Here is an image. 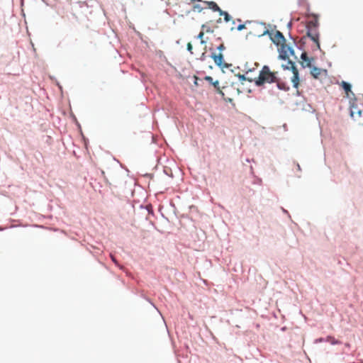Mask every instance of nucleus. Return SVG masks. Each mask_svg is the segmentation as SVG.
<instances>
[{
    "mask_svg": "<svg viewBox=\"0 0 363 363\" xmlns=\"http://www.w3.org/2000/svg\"><path fill=\"white\" fill-rule=\"evenodd\" d=\"M277 72H272L268 66L264 65L259 71L258 77L255 79V83L257 86H261L265 84L277 82Z\"/></svg>",
    "mask_w": 363,
    "mask_h": 363,
    "instance_id": "f257e3e1",
    "label": "nucleus"
},
{
    "mask_svg": "<svg viewBox=\"0 0 363 363\" xmlns=\"http://www.w3.org/2000/svg\"><path fill=\"white\" fill-rule=\"evenodd\" d=\"M282 67L284 69H291L293 72V77L291 78V82L293 83V86L294 88H298L299 85V75H298V71L297 68L295 66L294 62H293L291 60L288 61L287 65H282Z\"/></svg>",
    "mask_w": 363,
    "mask_h": 363,
    "instance_id": "f03ea898",
    "label": "nucleus"
},
{
    "mask_svg": "<svg viewBox=\"0 0 363 363\" xmlns=\"http://www.w3.org/2000/svg\"><path fill=\"white\" fill-rule=\"evenodd\" d=\"M279 48V57L286 60L289 59L290 56H293L294 55V50L285 43H283L280 45Z\"/></svg>",
    "mask_w": 363,
    "mask_h": 363,
    "instance_id": "7ed1b4c3",
    "label": "nucleus"
},
{
    "mask_svg": "<svg viewBox=\"0 0 363 363\" xmlns=\"http://www.w3.org/2000/svg\"><path fill=\"white\" fill-rule=\"evenodd\" d=\"M232 91H235V88L232 85H228L223 86L221 90H219V94L225 101L231 102L233 100V97L230 94Z\"/></svg>",
    "mask_w": 363,
    "mask_h": 363,
    "instance_id": "20e7f679",
    "label": "nucleus"
},
{
    "mask_svg": "<svg viewBox=\"0 0 363 363\" xmlns=\"http://www.w3.org/2000/svg\"><path fill=\"white\" fill-rule=\"evenodd\" d=\"M311 74L314 79L321 80L327 76V70L316 67H311Z\"/></svg>",
    "mask_w": 363,
    "mask_h": 363,
    "instance_id": "39448f33",
    "label": "nucleus"
},
{
    "mask_svg": "<svg viewBox=\"0 0 363 363\" xmlns=\"http://www.w3.org/2000/svg\"><path fill=\"white\" fill-rule=\"evenodd\" d=\"M306 30L307 36L309 37L316 44L317 48L320 49L319 33L318 28H308Z\"/></svg>",
    "mask_w": 363,
    "mask_h": 363,
    "instance_id": "423d86ee",
    "label": "nucleus"
},
{
    "mask_svg": "<svg viewBox=\"0 0 363 363\" xmlns=\"http://www.w3.org/2000/svg\"><path fill=\"white\" fill-rule=\"evenodd\" d=\"M350 115L352 117H354L355 115L357 117H360L362 116V111L358 107L356 99L350 100Z\"/></svg>",
    "mask_w": 363,
    "mask_h": 363,
    "instance_id": "0eeeda50",
    "label": "nucleus"
},
{
    "mask_svg": "<svg viewBox=\"0 0 363 363\" xmlns=\"http://www.w3.org/2000/svg\"><path fill=\"white\" fill-rule=\"evenodd\" d=\"M211 57L213 58L215 64L220 67H228V65L223 62V55L221 52L218 54L212 53Z\"/></svg>",
    "mask_w": 363,
    "mask_h": 363,
    "instance_id": "6e6552de",
    "label": "nucleus"
},
{
    "mask_svg": "<svg viewBox=\"0 0 363 363\" xmlns=\"http://www.w3.org/2000/svg\"><path fill=\"white\" fill-rule=\"evenodd\" d=\"M272 39L274 43L277 45H281L283 43H285V38L283 34L280 31H276V33L274 34L273 37H272Z\"/></svg>",
    "mask_w": 363,
    "mask_h": 363,
    "instance_id": "1a4fd4ad",
    "label": "nucleus"
},
{
    "mask_svg": "<svg viewBox=\"0 0 363 363\" xmlns=\"http://www.w3.org/2000/svg\"><path fill=\"white\" fill-rule=\"evenodd\" d=\"M341 86L343 88V89L345 91L346 94H347V96H350V93L352 95V96H354V94L352 93V91H351V85L345 82V81H342L341 82Z\"/></svg>",
    "mask_w": 363,
    "mask_h": 363,
    "instance_id": "9d476101",
    "label": "nucleus"
},
{
    "mask_svg": "<svg viewBox=\"0 0 363 363\" xmlns=\"http://www.w3.org/2000/svg\"><path fill=\"white\" fill-rule=\"evenodd\" d=\"M314 17H315L314 19L308 21V23L306 24V29H308V28H318V19H317L316 16H314Z\"/></svg>",
    "mask_w": 363,
    "mask_h": 363,
    "instance_id": "9b49d317",
    "label": "nucleus"
},
{
    "mask_svg": "<svg viewBox=\"0 0 363 363\" xmlns=\"http://www.w3.org/2000/svg\"><path fill=\"white\" fill-rule=\"evenodd\" d=\"M208 4L209 9L213 10V11L220 12L221 11L220 8L218 6V4L214 1H207L206 2Z\"/></svg>",
    "mask_w": 363,
    "mask_h": 363,
    "instance_id": "f8f14e48",
    "label": "nucleus"
},
{
    "mask_svg": "<svg viewBox=\"0 0 363 363\" xmlns=\"http://www.w3.org/2000/svg\"><path fill=\"white\" fill-rule=\"evenodd\" d=\"M201 30L204 33H213V29L210 26L208 23H206L203 24L201 26Z\"/></svg>",
    "mask_w": 363,
    "mask_h": 363,
    "instance_id": "ddd939ff",
    "label": "nucleus"
},
{
    "mask_svg": "<svg viewBox=\"0 0 363 363\" xmlns=\"http://www.w3.org/2000/svg\"><path fill=\"white\" fill-rule=\"evenodd\" d=\"M301 58L306 63V67H311V60L308 57L306 52H303L301 55Z\"/></svg>",
    "mask_w": 363,
    "mask_h": 363,
    "instance_id": "4468645a",
    "label": "nucleus"
},
{
    "mask_svg": "<svg viewBox=\"0 0 363 363\" xmlns=\"http://www.w3.org/2000/svg\"><path fill=\"white\" fill-rule=\"evenodd\" d=\"M205 33L201 30L200 33L197 35V38L201 40V44H206L208 41V38H204Z\"/></svg>",
    "mask_w": 363,
    "mask_h": 363,
    "instance_id": "2eb2a0df",
    "label": "nucleus"
},
{
    "mask_svg": "<svg viewBox=\"0 0 363 363\" xmlns=\"http://www.w3.org/2000/svg\"><path fill=\"white\" fill-rule=\"evenodd\" d=\"M274 83H277V86L279 89H281V90L289 89V87H287L284 83L281 82L278 77H277V82H275Z\"/></svg>",
    "mask_w": 363,
    "mask_h": 363,
    "instance_id": "dca6fc26",
    "label": "nucleus"
},
{
    "mask_svg": "<svg viewBox=\"0 0 363 363\" xmlns=\"http://www.w3.org/2000/svg\"><path fill=\"white\" fill-rule=\"evenodd\" d=\"M219 14L220 16H223L224 17V20L226 21V22H228L230 19H231V17L226 12V11H220L219 12Z\"/></svg>",
    "mask_w": 363,
    "mask_h": 363,
    "instance_id": "f3484780",
    "label": "nucleus"
},
{
    "mask_svg": "<svg viewBox=\"0 0 363 363\" xmlns=\"http://www.w3.org/2000/svg\"><path fill=\"white\" fill-rule=\"evenodd\" d=\"M327 341L331 342L333 345L338 344L339 342L336 340L332 336H328L327 337Z\"/></svg>",
    "mask_w": 363,
    "mask_h": 363,
    "instance_id": "a211bd4d",
    "label": "nucleus"
},
{
    "mask_svg": "<svg viewBox=\"0 0 363 363\" xmlns=\"http://www.w3.org/2000/svg\"><path fill=\"white\" fill-rule=\"evenodd\" d=\"M213 86L216 89V90L218 91V92L219 93V90H221L220 86H219V82L217 80V81H215L213 83Z\"/></svg>",
    "mask_w": 363,
    "mask_h": 363,
    "instance_id": "6ab92c4d",
    "label": "nucleus"
},
{
    "mask_svg": "<svg viewBox=\"0 0 363 363\" xmlns=\"http://www.w3.org/2000/svg\"><path fill=\"white\" fill-rule=\"evenodd\" d=\"M217 49L219 51V52H221L223 50H224L225 49V47L224 45V44L223 43H221L218 47H217Z\"/></svg>",
    "mask_w": 363,
    "mask_h": 363,
    "instance_id": "aec40b11",
    "label": "nucleus"
},
{
    "mask_svg": "<svg viewBox=\"0 0 363 363\" xmlns=\"http://www.w3.org/2000/svg\"><path fill=\"white\" fill-rule=\"evenodd\" d=\"M186 47H187L188 51L191 54H193V46H192L191 43H188Z\"/></svg>",
    "mask_w": 363,
    "mask_h": 363,
    "instance_id": "412c9836",
    "label": "nucleus"
},
{
    "mask_svg": "<svg viewBox=\"0 0 363 363\" xmlns=\"http://www.w3.org/2000/svg\"><path fill=\"white\" fill-rule=\"evenodd\" d=\"M205 80L208 82L210 84H213V83L214 82H213V77H210V76H206L205 77Z\"/></svg>",
    "mask_w": 363,
    "mask_h": 363,
    "instance_id": "4be33fe9",
    "label": "nucleus"
},
{
    "mask_svg": "<svg viewBox=\"0 0 363 363\" xmlns=\"http://www.w3.org/2000/svg\"><path fill=\"white\" fill-rule=\"evenodd\" d=\"M245 28V26L244 24H240L238 26L237 29L238 30H241Z\"/></svg>",
    "mask_w": 363,
    "mask_h": 363,
    "instance_id": "5701e85b",
    "label": "nucleus"
},
{
    "mask_svg": "<svg viewBox=\"0 0 363 363\" xmlns=\"http://www.w3.org/2000/svg\"><path fill=\"white\" fill-rule=\"evenodd\" d=\"M111 258L112 261H113L115 264H118V262H117V261H116V258L114 257V256H113V255H111Z\"/></svg>",
    "mask_w": 363,
    "mask_h": 363,
    "instance_id": "b1692460",
    "label": "nucleus"
},
{
    "mask_svg": "<svg viewBox=\"0 0 363 363\" xmlns=\"http://www.w3.org/2000/svg\"><path fill=\"white\" fill-rule=\"evenodd\" d=\"M194 8L196 9L199 11H201V8L199 5H196Z\"/></svg>",
    "mask_w": 363,
    "mask_h": 363,
    "instance_id": "393cba45",
    "label": "nucleus"
},
{
    "mask_svg": "<svg viewBox=\"0 0 363 363\" xmlns=\"http://www.w3.org/2000/svg\"><path fill=\"white\" fill-rule=\"evenodd\" d=\"M5 230V228L0 226V232Z\"/></svg>",
    "mask_w": 363,
    "mask_h": 363,
    "instance_id": "a878e982",
    "label": "nucleus"
},
{
    "mask_svg": "<svg viewBox=\"0 0 363 363\" xmlns=\"http://www.w3.org/2000/svg\"><path fill=\"white\" fill-rule=\"evenodd\" d=\"M21 6H23V0H21Z\"/></svg>",
    "mask_w": 363,
    "mask_h": 363,
    "instance_id": "bb28decb",
    "label": "nucleus"
},
{
    "mask_svg": "<svg viewBox=\"0 0 363 363\" xmlns=\"http://www.w3.org/2000/svg\"><path fill=\"white\" fill-rule=\"evenodd\" d=\"M240 77H241L242 79H245V77H244V75L240 76Z\"/></svg>",
    "mask_w": 363,
    "mask_h": 363,
    "instance_id": "cd10ccee",
    "label": "nucleus"
}]
</instances>
